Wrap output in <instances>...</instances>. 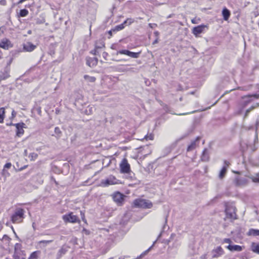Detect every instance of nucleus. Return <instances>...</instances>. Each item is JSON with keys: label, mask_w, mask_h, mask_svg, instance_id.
<instances>
[{"label": "nucleus", "mask_w": 259, "mask_h": 259, "mask_svg": "<svg viewBox=\"0 0 259 259\" xmlns=\"http://www.w3.org/2000/svg\"><path fill=\"white\" fill-rule=\"evenodd\" d=\"M251 250L253 252L259 254V243H252L251 244Z\"/></svg>", "instance_id": "obj_23"}, {"label": "nucleus", "mask_w": 259, "mask_h": 259, "mask_svg": "<svg viewBox=\"0 0 259 259\" xmlns=\"http://www.w3.org/2000/svg\"><path fill=\"white\" fill-rule=\"evenodd\" d=\"M154 34H155L156 36H158L159 35V33L157 31H155L154 32Z\"/></svg>", "instance_id": "obj_50"}, {"label": "nucleus", "mask_w": 259, "mask_h": 259, "mask_svg": "<svg viewBox=\"0 0 259 259\" xmlns=\"http://www.w3.org/2000/svg\"><path fill=\"white\" fill-rule=\"evenodd\" d=\"M23 47L24 50L26 52H32L36 48L35 45H34L30 42H27L24 44Z\"/></svg>", "instance_id": "obj_15"}, {"label": "nucleus", "mask_w": 259, "mask_h": 259, "mask_svg": "<svg viewBox=\"0 0 259 259\" xmlns=\"http://www.w3.org/2000/svg\"><path fill=\"white\" fill-rule=\"evenodd\" d=\"M9 71L6 70L5 71V72L1 73L0 74L1 78L3 79H5L9 77Z\"/></svg>", "instance_id": "obj_28"}, {"label": "nucleus", "mask_w": 259, "mask_h": 259, "mask_svg": "<svg viewBox=\"0 0 259 259\" xmlns=\"http://www.w3.org/2000/svg\"><path fill=\"white\" fill-rule=\"evenodd\" d=\"M231 242L232 241L230 239H227V238H226V239H224V240H223V242L226 243H231Z\"/></svg>", "instance_id": "obj_39"}, {"label": "nucleus", "mask_w": 259, "mask_h": 259, "mask_svg": "<svg viewBox=\"0 0 259 259\" xmlns=\"http://www.w3.org/2000/svg\"><path fill=\"white\" fill-rule=\"evenodd\" d=\"M66 252V250L64 248L60 249L58 251V255L61 256L62 254H65Z\"/></svg>", "instance_id": "obj_35"}, {"label": "nucleus", "mask_w": 259, "mask_h": 259, "mask_svg": "<svg viewBox=\"0 0 259 259\" xmlns=\"http://www.w3.org/2000/svg\"><path fill=\"white\" fill-rule=\"evenodd\" d=\"M17 129L16 131V135L18 137H21L24 134V130L25 124L24 123H18L14 124Z\"/></svg>", "instance_id": "obj_12"}, {"label": "nucleus", "mask_w": 259, "mask_h": 259, "mask_svg": "<svg viewBox=\"0 0 259 259\" xmlns=\"http://www.w3.org/2000/svg\"><path fill=\"white\" fill-rule=\"evenodd\" d=\"M124 23H123L122 24H121L120 25H118L117 26H116L114 28L112 29L113 31L114 32V31H119L120 30H122V29L124 28Z\"/></svg>", "instance_id": "obj_31"}, {"label": "nucleus", "mask_w": 259, "mask_h": 259, "mask_svg": "<svg viewBox=\"0 0 259 259\" xmlns=\"http://www.w3.org/2000/svg\"><path fill=\"white\" fill-rule=\"evenodd\" d=\"M112 31H113L112 29L109 31V33L110 34V35H112Z\"/></svg>", "instance_id": "obj_52"}, {"label": "nucleus", "mask_w": 259, "mask_h": 259, "mask_svg": "<svg viewBox=\"0 0 259 259\" xmlns=\"http://www.w3.org/2000/svg\"><path fill=\"white\" fill-rule=\"evenodd\" d=\"M229 165L230 163L228 161H225L224 162V165L223 166L219 174V178L220 179H223L225 177Z\"/></svg>", "instance_id": "obj_16"}, {"label": "nucleus", "mask_w": 259, "mask_h": 259, "mask_svg": "<svg viewBox=\"0 0 259 259\" xmlns=\"http://www.w3.org/2000/svg\"><path fill=\"white\" fill-rule=\"evenodd\" d=\"M133 22V21L131 19H126L124 22V24L128 23L129 25Z\"/></svg>", "instance_id": "obj_36"}, {"label": "nucleus", "mask_w": 259, "mask_h": 259, "mask_svg": "<svg viewBox=\"0 0 259 259\" xmlns=\"http://www.w3.org/2000/svg\"><path fill=\"white\" fill-rule=\"evenodd\" d=\"M249 178L254 183H259V174H256L255 175L249 177Z\"/></svg>", "instance_id": "obj_27"}, {"label": "nucleus", "mask_w": 259, "mask_h": 259, "mask_svg": "<svg viewBox=\"0 0 259 259\" xmlns=\"http://www.w3.org/2000/svg\"><path fill=\"white\" fill-rule=\"evenodd\" d=\"M21 259H25V258H24V257H22V258H21Z\"/></svg>", "instance_id": "obj_59"}, {"label": "nucleus", "mask_w": 259, "mask_h": 259, "mask_svg": "<svg viewBox=\"0 0 259 259\" xmlns=\"http://www.w3.org/2000/svg\"><path fill=\"white\" fill-rule=\"evenodd\" d=\"M158 42V39H156L154 42H153V44H156Z\"/></svg>", "instance_id": "obj_51"}, {"label": "nucleus", "mask_w": 259, "mask_h": 259, "mask_svg": "<svg viewBox=\"0 0 259 259\" xmlns=\"http://www.w3.org/2000/svg\"><path fill=\"white\" fill-rule=\"evenodd\" d=\"M124 196L119 192H115L112 195L113 200L118 204H121L123 201Z\"/></svg>", "instance_id": "obj_10"}, {"label": "nucleus", "mask_w": 259, "mask_h": 259, "mask_svg": "<svg viewBox=\"0 0 259 259\" xmlns=\"http://www.w3.org/2000/svg\"><path fill=\"white\" fill-rule=\"evenodd\" d=\"M226 218L230 220H234L236 219V214L235 208L233 206H227L226 208Z\"/></svg>", "instance_id": "obj_6"}, {"label": "nucleus", "mask_w": 259, "mask_h": 259, "mask_svg": "<svg viewBox=\"0 0 259 259\" xmlns=\"http://www.w3.org/2000/svg\"><path fill=\"white\" fill-rule=\"evenodd\" d=\"M44 22H45V20L44 19H42L41 20H37V21H36V23L37 24H42V23H43Z\"/></svg>", "instance_id": "obj_40"}, {"label": "nucleus", "mask_w": 259, "mask_h": 259, "mask_svg": "<svg viewBox=\"0 0 259 259\" xmlns=\"http://www.w3.org/2000/svg\"><path fill=\"white\" fill-rule=\"evenodd\" d=\"M24 210L21 208H18L11 216V221L13 223H21L24 219Z\"/></svg>", "instance_id": "obj_1"}, {"label": "nucleus", "mask_w": 259, "mask_h": 259, "mask_svg": "<svg viewBox=\"0 0 259 259\" xmlns=\"http://www.w3.org/2000/svg\"><path fill=\"white\" fill-rule=\"evenodd\" d=\"M84 78L86 81L90 82H94L96 80V78L95 77L90 76L88 75H84Z\"/></svg>", "instance_id": "obj_26"}, {"label": "nucleus", "mask_w": 259, "mask_h": 259, "mask_svg": "<svg viewBox=\"0 0 259 259\" xmlns=\"http://www.w3.org/2000/svg\"><path fill=\"white\" fill-rule=\"evenodd\" d=\"M205 27H206V26L204 25H201L195 27L192 30V33L195 36L197 37L199 34L203 32Z\"/></svg>", "instance_id": "obj_13"}, {"label": "nucleus", "mask_w": 259, "mask_h": 259, "mask_svg": "<svg viewBox=\"0 0 259 259\" xmlns=\"http://www.w3.org/2000/svg\"><path fill=\"white\" fill-rule=\"evenodd\" d=\"M102 46H103V45H102L101 46H99V47L96 46V49H97V48H102Z\"/></svg>", "instance_id": "obj_53"}, {"label": "nucleus", "mask_w": 259, "mask_h": 259, "mask_svg": "<svg viewBox=\"0 0 259 259\" xmlns=\"http://www.w3.org/2000/svg\"><path fill=\"white\" fill-rule=\"evenodd\" d=\"M96 50H95V52H96ZM94 54H96V53H94Z\"/></svg>", "instance_id": "obj_57"}, {"label": "nucleus", "mask_w": 259, "mask_h": 259, "mask_svg": "<svg viewBox=\"0 0 259 259\" xmlns=\"http://www.w3.org/2000/svg\"><path fill=\"white\" fill-rule=\"evenodd\" d=\"M134 204L137 207L142 208H151L153 206L151 201L145 199H136L134 201Z\"/></svg>", "instance_id": "obj_2"}, {"label": "nucleus", "mask_w": 259, "mask_h": 259, "mask_svg": "<svg viewBox=\"0 0 259 259\" xmlns=\"http://www.w3.org/2000/svg\"><path fill=\"white\" fill-rule=\"evenodd\" d=\"M222 15L224 19L227 21L230 16V12L227 8H224L222 11Z\"/></svg>", "instance_id": "obj_20"}, {"label": "nucleus", "mask_w": 259, "mask_h": 259, "mask_svg": "<svg viewBox=\"0 0 259 259\" xmlns=\"http://www.w3.org/2000/svg\"><path fill=\"white\" fill-rule=\"evenodd\" d=\"M140 53H134L126 50H121L117 51V55L123 54L126 55L133 58H138L139 57Z\"/></svg>", "instance_id": "obj_9"}, {"label": "nucleus", "mask_w": 259, "mask_h": 259, "mask_svg": "<svg viewBox=\"0 0 259 259\" xmlns=\"http://www.w3.org/2000/svg\"><path fill=\"white\" fill-rule=\"evenodd\" d=\"M245 97H252V96H246ZM252 97H259V96L254 95L253 96H252Z\"/></svg>", "instance_id": "obj_49"}, {"label": "nucleus", "mask_w": 259, "mask_h": 259, "mask_svg": "<svg viewBox=\"0 0 259 259\" xmlns=\"http://www.w3.org/2000/svg\"><path fill=\"white\" fill-rule=\"evenodd\" d=\"M16 115V113L15 112V111H13L12 112V115L13 117H14Z\"/></svg>", "instance_id": "obj_46"}, {"label": "nucleus", "mask_w": 259, "mask_h": 259, "mask_svg": "<svg viewBox=\"0 0 259 259\" xmlns=\"http://www.w3.org/2000/svg\"><path fill=\"white\" fill-rule=\"evenodd\" d=\"M55 132L56 134H61V131L59 127H56L55 128Z\"/></svg>", "instance_id": "obj_38"}, {"label": "nucleus", "mask_w": 259, "mask_h": 259, "mask_svg": "<svg viewBox=\"0 0 259 259\" xmlns=\"http://www.w3.org/2000/svg\"><path fill=\"white\" fill-rule=\"evenodd\" d=\"M152 247V246H151L149 248H148L147 250H146L144 253L143 254H142L141 255H145L149 251V250L151 249V248Z\"/></svg>", "instance_id": "obj_41"}, {"label": "nucleus", "mask_w": 259, "mask_h": 259, "mask_svg": "<svg viewBox=\"0 0 259 259\" xmlns=\"http://www.w3.org/2000/svg\"><path fill=\"white\" fill-rule=\"evenodd\" d=\"M11 47H12V45L8 39L5 38L0 41V48L8 50Z\"/></svg>", "instance_id": "obj_11"}, {"label": "nucleus", "mask_w": 259, "mask_h": 259, "mask_svg": "<svg viewBox=\"0 0 259 259\" xmlns=\"http://www.w3.org/2000/svg\"><path fill=\"white\" fill-rule=\"evenodd\" d=\"M188 113H181V114H179V115H186V114H187Z\"/></svg>", "instance_id": "obj_54"}, {"label": "nucleus", "mask_w": 259, "mask_h": 259, "mask_svg": "<svg viewBox=\"0 0 259 259\" xmlns=\"http://www.w3.org/2000/svg\"><path fill=\"white\" fill-rule=\"evenodd\" d=\"M28 14V11L26 9H22L20 11V16L21 17H25Z\"/></svg>", "instance_id": "obj_32"}, {"label": "nucleus", "mask_w": 259, "mask_h": 259, "mask_svg": "<svg viewBox=\"0 0 259 259\" xmlns=\"http://www.w3.org/2000/svg\"><path fill=\"white\" fill-rule=\"evenodd\" d=\"M199 138H197L194 141H192L190 145L187 148V151H191L194 150L198 146Z\"/></svg>", "instance_id": "obj_17"}, {"label": "nucleus", "mask_w": 259, "mask_h": 259, "mask_svg": "<svg viewBox=\"0 0 259 259\" xmlns=\"http://www.w3.org/2000/svg\"><path fill=\"white\" fill-rule=\"evenodd\" d=\"M201 160L203 161H207L209 160V154L206 149H205L203 152Z\"/></svg>", "instance_id": "obj_22"}, {"label": "nucleus", "mask_w": 259, "mask_h": 259, "mask_svg": "<svg viewBox=\"0 0 259 259\" xmlns=\"http://www.w3.org/2000/svg\"><path fill=\"white\" fill-rule=\"evenodd\" d=\"M227 248L229 249L231 251H241L242 250V247L237 245H229Z\"/></svg>", "instance_id": "obj_19"}, {"label": "nucleus", "mask_w": 259, "mask_h": 259, "mask_svg": "<svg viewBox=\"0 0 259 259\" xmlns=\"http://www.w3.org/2000/svg\"><path fill=\"white\" fill-rule=\"evenodd\" d=\"M120 169L121 173L127 174L130 171V165L126 158L122 159L120 163Z\"/></svg>", "instance_id": "obj_7"}, {"label": "nucleus", "mask_w": 259, "mask_h": 259, "mask_svg": "<svg viewBox=\"0 0 259 259\" xmlns=\"http://www.w3.org/2000/svg\"><path fill=\"white\" fill-rule=\"evenodd\" d=\"M12 166V164L11 163H6L5 166H4V169H3V172L4 173L5 171H6V169H9L10 168H11Z\"/></svg>", "instance_id": "obj_34"}, {"label": "nucleus", "mask_w": 259, "mask_h": 259, "mask_svg": "<svg viewBox=\"0 0 259 259\" xmlns=\"http://www.w3.org/2000/svg\"><path fill=\"white\" fill-rule=\"evenodd\" d=\"M5 108H1L0 109V123H3L4 119Z\"/></svg>", "instance_id": "obj_29"}, {"label": "nucleus", "mask_w": 259, "mask_h": 259, "mask_svg": "<svg viewBox=\"0 0 259 259\" xmlns=\"http://www.w3.org/2000/svg\"><path fill=\"white\" fill-rule=\"evenodd\" d=\"M39 252L38 251L33 252L29 257L28 259H37Z\"/></svg>", "instance_id": "obj_30"}, {"label": "nucleus", "mask_w": 259, "mask_h": 259, "mask_svg": "<svg viewBox=\"0 0 259 259\" xmlns=\"http://www.w3.org/2000/svg\"><path fill=\"white\" fill-rule=\"evenodd\" d=\"M248 235L259 236V230L250 229L248 233Z\"/></svg>", "instance_id": "obj_25"}, {"label": "nucleus", "mask_w": 259, "mask_h": 259, "mask_svg": "<svg viewBox=\"0 0 259 259\" xmlns=\"http://www.w3.org/2000/svg\"><path fill=\"white\" fill-rule=\"evenodd\" d=\"M145 138L146 140H152L153 139V136L152 135H150L149 136H145Z\"/></svg>", "instance_id": "obj_37"}, {"label": "nucleus", "mask_w": 259, "mask_h": 259, "mask_svg": "<svg viewBox=\"0 0 259 259\" xmlns=\"http://www.w3.org/2000/svg\"><path fill=\"white\" fill-rule=\"evenodd\" d=\"M225 94H223V95L221 96V97H223L224 96H225Z\"/></svg>", "instance_id": "obj_55"}, {"label": "nucleus", "mask_w": 259, "mask_h": 259, "mask_svg": "<svg viewBox=\"0 0 259 259\" xmlns=\"http://www.w3.org/2000/svg\"><path fill=\"white\" fill-rule=\"evenodd\" d=\"M53 242V240H41L37 242V245L40 247H46L48 244Z\"/></svg>", "instance_id": "obj_21"}, {"label": "nucleus", "mask_w": 259, "mask_h": 259, "mask_svg": "<svg viewBox=\"0 0 259 259\" xmlns=\"http://www.w3.org/2000/svg\"><path fill=\"white\" fill-rule=\"evenodd\" d=\"M234 172H235V171H234ZM235 173L238 174V172H235Z\"/></svg>", "instance_id": "obj_58"}, {"label": "nucleus", "mask_w": 259, "mask_h": 259, "mask_svg": "<svg viewBox=\"0 0 259 259\" xmlns=\"http://www.w3.org/2000/svg\"><path fill=\"white\" fill-rule=\"evenodd\" d=\"M0 3H1V4L2 5H5V4H6V1H5V0H3V1H1L0 2Z\"/></svg>", "instance_id": "obj_48"}, {"label": "nucleus", "mask_w": 259, "mask_h": 259, "mask_svg": "<svg viewBox=\"0 0 259 259\" xmlns=\"http://www.w3.org/2000/svg\"><path fill=\"white\" fill-rule=\"evenodd\" d=\"M191 22H192V23L193 24H196V23H197V21H196V19H192Z\"/></svg>", "instance_id": "obj_45"}, {"label": "nucleus", "mask_w": 259, "mask_h": 259, "mask_svg": "<svg viewBox=\"0 0 259 259\" xmlns=\"http://www.w3.org/2000/svg\"><path fill=\"white\" fill-rule=\"evenodd\" d=\"M13 257H14V258L15 259H19V256H18L17 254V253H16L14 254Z\"/></svg>", "instance_id": "obj_43"}, {"label": "nucleus", "mask_w": 259, "mask_h": 259, "mask_svg": "<svg viewBox=\"0 0 259 259\" xmlns=\"http://www.w3.org/2000/svg\"><path fill=\"white\" fill-rule=\"evenodd\" d=\"M83 98H77V99L75 101V105L80 110H82V112L86 115H91L93 113L94 111L95 110V108L92 106H88L84 110L83 109H80L79 107V105L81 104L82 102Z\"/></svg>", "instance_id": "obj_4"}, {"label": "nucleus", "mask_w": 259, "mask_h": 259, "mask_svg": "<svg viewBox=\"0 0 259 259\" xmlns=\"http://www.w3.org/2000/svg\"><path fill=\"white\" fill-rule=\"evenodd\" d=\"M200 259H207L206 254H203L200 257Z\"/></svg>", "instance_id": "obj_44"}, {"label": "nucleus", "mask_w": 259, "mask_h": 259, "mask_svg": "<svg viewBox=\"0 0 259 259\" xmlns=\"http://www.w3.org/2000/svg\"><path fill=\"white\" fill-rule=\"evenodd\" d=\"M98 60L95 58H89L87 59V64L90 67H93L97 64Z\"/></svg>", "instance_id": "obj_18"}, {"label": "nucleus", "mask_w": 259, "mask_h": 259, "mask_svg": "<svg viewBox=\"0 0 259 259\" xmlns=\"http://www.w3.org/2000/svg\"><path fill=\"white\" fill-rule=\"evenodd\" d=\"M121 184L120 180L117 179L115 177L111 175L106 179L102 180L101 184L102 186L107 187L109 185Z\"/></svg>", "instance_id": "obj_3"}, {"label": "nucleus", "mask_w": 259, "mask_h": 259, "mask_svg": "<svg viewBox=\"0 0 259 259\" xmlns=\"http://www.w3.org/2000/svg\"><path fill=\"white\" fill-rule=\"evenodd\" d=\"M32 226L34 228V224H33Z\"/></svg>", "instance_id": "obj_56"}, {"label": "nucleus", "mask_w": 259, "mask_h": 259, "mask_svg": "<svg viewBox=\"0 0 259 259\" xmlns=\"http://www.w3.org/2000/svg\"><path fill=\"white\" fill-rule=\"evenodd\" d=\"M3 174L5 176H9L10 175L9 173L6 170L4 173L3 172Z\"/></svg>", "instance_id": "obj_42"}, {"label": "nucleus", "mask_w": 259, "mask_h": 259, "mask_svg": "<svg viewBox=\"0 0 259 259\" xmlns=\"http://www.w3.org/2000/svg\"><path fill=\"white\" fill-rule=\"evenodd\" d=\"M208 100L207 101V102L208 103L207 104V107H206V109H208V108H210L211 106L215 105L218 101V100H217V101H212V98H208Z\"/></svg>", "instance_id": "obj_24"}, {"label": "nucleus", "mask_w": 259, "mask_h": 259, "mask_svg": "<svg viewBox=\"0 0 259 259\" xmlns=\"http://www.w3.org/2000/svg\"><path fill=\"white\" fill-rule=\"evenodd\" d=\"M80 213H81L82 220H84V213L82 211H80Z\"/></svg>", "instance_id": "obj_47"}, {"label": "nucleus", "mask_w": 259, "mask_h": 259, "mask_svg": "<svg viewBox=\"0 0 259 259\" xmlns=\"http://www.w3.org/2000/svg\"><path fill=\"white\" fill-rule=\"evenodd\" d=\"M37 154L35 153H31L30 154L29 157L30 158L31 160H34L37 158Z\"/></svg>", "instance_id": "obj_33"}, {"label": "nucleus", "mask_w": 259, "mask_h": 259, "mask_svg": "<svg viewBox=\"0 0 259 259\" xmlns=\"http://www.w3.org/2000/svg\"><path fill=\"white\" fill-rule=\"evenodd\" d=\"M63 220L66 223L69 222L71 223H79V218L72 212H70L63 216Z\"/></svg>", "instance_id": "obj_5"}, {"label": "nucleus", "mask_w": 259, "mask_h": 259, "mask_svg": "<svg viewBox=\"0 0 259 259\" xmlns=\"http://www.w3.org/2000/svg\"><path fill=\"white\" fill-rule=\"evenodd\" d=\"M211 253L212 257H218L224 253V251L222 247H218L212 250Z\"/></svg>", "instance_id": "obj_14"}, {"label": "nucleus", "mask_w": 259, "mask_h": 259, "mask_svg": "<svg viewBox=\"0 0 259 259\" xmlns=\"http://www.w3.org/2000/svg\"><path fill=\"white\" fill-rule=\"evenodd\" d=\"M249 181L247 179L245 178L236 177L234 180V183L236 186L244 187L246 186Z\"/></svg>", "instance_id": "obj_8"}]
</instances>
